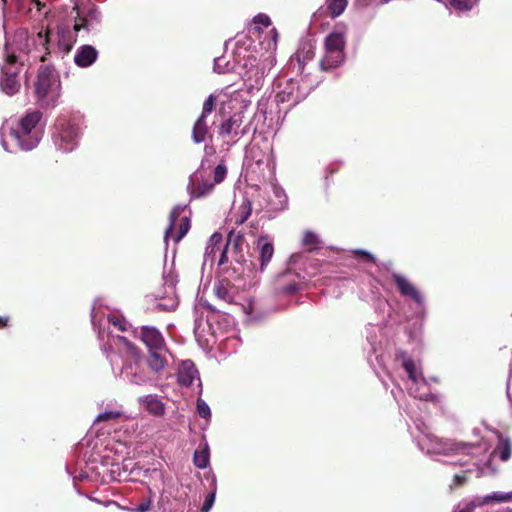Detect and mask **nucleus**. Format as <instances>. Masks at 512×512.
Masks as SVG:
<instances>
[{
    "instance_id": "obj_19",
    "label": "nucleus",
    "mask_w": 512,
    "mask_h": 512,
    "mask_svg": "<svg viewBox=\"0 0 512 512\" xmlns=\"http://www.w3.org/2000/svg\"><path fill=\"white\" fill-rule=\"evenodd\" d=\"M207 134L208 126L206 123V118L199 116L192 129V139L197 144L202 143L205 141Z\"/></svg>"
},
{
    "instance_id": "obj_6",
    "label": "nucleus",
    "mask_w": 512,
    "mask_h": 512,
    "mask_svg": "<svg viewBox=\"0 0 512 512\" xmlns=\"http://www.w3.org/2000/svg\"><path fill=\"white\" fill-rule=\"evenodd\" d=\"M57 133L55 142L65 152L72 151L78 144L80 136L79 126L70 120H58L56 124Z\"/></svg>"
},
{
    "instance_id": "obj_46",
    "label": "nucleus",
    "mask_w": 512,
    "mask_h": 512,
    "mask_svg": "<svg viewBox=\"0 0 512 512\" xmlns=\"http://www.w3.org/2000/svg\"><path fill=\"white\" fill-rule=\"evenodd\" d=\"M10 318L8 316H0V328H5L9 324Z\"/></svg>"
},
{
    "instance_id": "obj_4",
    "label": "nucleus",
    "mask_w": 512,
    "mask_h": 512,
    "mask_svg": "<svg viewBox=\"0 0 512 512\" xmlns=\"http://www.w3.org/2000/svg\"><path fill=\"white\" fill-rule=\"evenodd\" d=\"M249 132V125L245 124L244 110L234 112L228 119L224 120L218 128V135L227 144H236L239 139Z\"/></svg>"
},
{
    "instance_id": "obj_40",
    "label": "nucleus",
    "mask_w": 512,
    "mask_h": 512,
    "mask_svg": "<svg viewBox=\"0 0 512 512\" xmlns=\"http://www.w3.org/2000/svg\"><path fill=\"white\" fill-rule=\"evenodd\" d=\"M214 500H215V493L214 492L209 493L206 496L204 504L202 506V509H201L202 512H207L212 507Z\"/></svg>"
},
{
    "instance_id": "obj_13",
    "label": "nucleus",
    "mask_w": 512,
    "mask_h": 512,
    "mask_svg": "<svg viewBox=\"0 0 512 512\" xmlns=\"http://www.w3.org/2000/svg\"><path fill=\"white\" fill-rule=\"evenodd\" d=\"M197 374L196 366L191 360L183 361L178 368L177 381L179 385L189 387L192 385Z\"/></svg>"
},
{
    "instance_id": "obj_25",
    "label": "nucleus",
    "mask_w": 512,
    "mask_h": 512,
    "mask_svg": "<svg viewBox=\"0 0 512 512\" xmlns=\"http://www.w3.org/2000/svg\"><path fill=\"white\" fill-rule=\"evenodd\" d=\"M512 501V492L508 493H500L495 492L490 495H486L482 498V500L478 503V505H487L493 502L501 503V502H509Z\"/></svg>"
},
{
    "instance_id": "obj_50",
    "label": "nucleus",
    "mask_w": 512,
    "mask_h": 512,
    "mask_svg": "<svg viewBox=\"0 0 512 512\" xmlns=\"http://www.w3.org/2000/svg\"><path fill=\"white\" fill-rule=\"evenodd\" d=\"M40 60L44 62L46 60V55H43Z\"/></svg>"
},
{
    "instance_id": "obj_2",
    "label": "nucleus",
    "mask_w": 512,
    "mask_h": 512,
    "mask_svg": "<svg viewBox=\"0 0 512 512\" xmlns=\"http://www.w3.org/2000/svg\"><path fill=\"white\" fill-rule=\"evenodd\" d=\"M59 84L54 70L49 66H41L35 84V93L40 102L46 106H54L58 97Z\"/></svg>"
},
{
    "instance_id": "obj_44",
    "label": "nucleus",
    "mask_w": 512,
    "mask_h": 512,
    "mask_svg": "<svg viewBox=\"0 0 512 512\" xmlns=\"http://www.w3.org/2000/svg\"><path fill=\"white\" fill-rule=\"evenodd\" d=\"M222 241V235L219 234V233H214L211 238H210V242L213 244V245H216V244H219L221 243Z\"/></svg>"
},
{
    "instance_id": "obj_55",
    "label": "nucleus",
    "mask_w": 512,
    "mask_h": 512,
    "mask_svg": "<svg viewBox=\"0 0 512 512\" xmlns=\"http://www.w3.org/2000/svg\"><path fill=\"white\" fill-rule=\"evenodd\" d=\"M437 2H443V0H436Z\"/></svg>"
},
{
    "instance_id": "obj_48",
    "label": "nucleus",
    "mask_w": 512,
    "mask_h": 512,
    "mask_svg": "<svg viewBox=\"0 0 512 512\" xmlns=\"http://www.w3.org/2000/svg\"><path fill=\"white\" fill-rule=\"evenodd\" d=\"M47 34H48V32L45 33L44 40H43V45H45V46L48 45V43H49V39H48V35ZM38 36L40 38H43L42 32H39Z\"/></svg>"
},
{
    "instance_id": "obj_18",
    "label": "nucleus",
    "mask_w": 512,
    "mask_h": 512,
    "mask_svg": "<svg viewBox=\"0 0 512 512\" xmlns=\"http://www.w3.org/2000/svg\"><path fill=\"white\" fill-rule=\"evenodd\" d=\"M167 350H154V351H148V359L147 364L148 367L154 372V373H160L166 366L167 360L165 356L163 355V352H166Z\"/></svg>"
},
{
    "instance_id": "obj_53",
    "label": "nucleus",
    "mask_w": 512,
    "mask_h": 512,
    "mask_svg": "<svg viewBox=\"0 0 512 512\" xmlns=\"http://www.w3.org/2000/svg\"><path fill=\"white\" fill-rule=\"evenodd\" d=\"M382 3H387L389 2L390 0H380Z\"/></svg>"
},
{
    "instance_id": "obj_12",
    "label": "nucleus",
    "mask_w": 512,
    "mask_h": 512,
    "mask_svg": "<svg viewBox=\"0 0 512 512\" xmlns=\"http://www.w3.org/2000/svg\"><path fill=\"white\" fill-rule=\"evenodd\" d=\"M98 58V51L91 45H82L78 48L74 62L78 67L86 68L91 66Z\"/></svg>"
},
{
    "instance_id": "obj_28",
    "label": "nucleus",
    "mask_w": 512,
    "mask_h": 512,
    "mask_svg": "<svg viewBox=\"0 0 512 512\" xmlns=\"http://www.w3.org/2000/svg\"><path fill=\"white\" fill-rule=\"evenodd\" d=\"M216 105V97L211 94L209 97L204 101L203 108L200 116H203V118H207L209 114L212 113Z\"/></svg>"
},
{
    "instance_id": "obj_49",
    "label": "nucleus",
    "mask_w": 512,
    "mask_h": 512,
    "mask_svg": "<svg viewBox=\"0 0 512 512\" xmlns=\"http://www.w3.org/2000/svg\"><path fill=\"white\" fill-rule=\"evenodd\" d=\"M254 30H256L258 33L262 32L261 28H259V27H254Z\"/></svg>"
},
{
    "instance_id": "obj_47",
    "label": "nucleus",
    "mask_w": 512,
    "mask_h": 512,
    "mask_svg": "<svg viewBox=\"0 0 512 512\" xmlns=\"http://www.w3.org/2000/svg\"><path fill=\"white\" fill-rule=\"evenodd\" d=\"M314 56V51L312 49H309L308 51L305 52V55L303 56V59L304 60H310L312 59Z\"/></svg>"
},
{
    "instance_id": "obj_34",
    "label": "nucleus",
    "mask_w": 512,
    "mask_h": 512,
    "mask_svg": "<svg viewBox=\"0 0 512 512\" xmlns=\"http://www.w3.org/2000/svg\"><path fill=\"white\" fill-rule=\"evenodd\" d=\"M356 257L361 258L365 262H375V257L366 250L356 249L352 252Z\"/></svg>"
},
{
    "instance_id": "obj_3",
    "label": "nucleus",
    "mask_w": 512,
    "mask_h": 512,
    "mask_svg": "<svg viewBox=\"0 0 512 512\" xmlns=\"http://www.w3.org/2000/svg\"><path fill=\"white\" fill-rule=\"evenodd\" d=\"M345 37L343 33L332 32L325 38V56L320 61L322 70L338 67L344 60Z\"/></svg>"
},
{
    "instance_id": "obj_20",
    "label": "nucleus",
    "mask_w": 512,
    "mask_h": 512,
    "mask_svg": "<svg viewBox=\"0 0 512 512\" xmlns=\"http://www.w3.org/2000/svg\"><path fill=\"white\" fill-rule=\"evenodd\" d=\"M302 246L305 247L308 252H313L320 249L321 240L315 232L306 230L303 233Z\"/></svg>"
},
{
    "instance_id": "obj_54",
    "label": "nucleus",
    "mask_w": 512,
    "mask_h": 512,
    "mask_svg": "<svg viewBox=\"0 0 512 512\" xmlns=\"http://www.w3.org/2000/svg\"><path fill=\"white\" fill-rule=\"evenodd\" d=\"M37 5H39L40 3L38 2V0H33Z\"/></svg>"
},
{
    "instance_id": "obj_17",
    "label": "nucleus",
    "mask_w": 512,
    "mask_h": 512,
    "mask_svg": "<svg viewBox=\"0 0 512 512\" xmlns=\"http://www.w3.org/2000/svg\"><path fill=\"white\" fill-rule=\"evenodd\" d=\"M76 42V38L68 27H59L58 29V49L61 50L64 54H68L74 43Z\"/></svg>"
},
{
    "instance_id": "obj_37",
    "label": "nucleus",
    "mask_w": 512,
    "mask_h": 512,
    "mask_svg": "<svg viewBox=\"0 0 512 512\" xmlns=\"http://www.w3.org/2000/svg\"><path fill=\"white\" fill-rule=\"evenodd\" d=\"M116 339L118 342L122 343L130 353H132V354L137 353L138 348L136 347V345L134 343H132L131 341H129L126 337L118 335L116 337Z\"/></svg>"
},
{
    "instance_id": "obj_11",
    "label": "nucleus",
    "mask_w": 512,
    "mask_h": 512,
    "mask_svg": "<svg viewBox=\"0 0 512 512\" xmlns=\"http://www.w3.org/2000/svg\"><path fill=\"white\" fill-rule=\"evenodd\" d=\"M392 279L403 296L410 297L416 303H421L422 298L420 293L408 279L397 273L392 275Z\"/></svg>"
},
{
    "instance_id": "obj_52",
    "label": "nucleus",
    "mask_w": 512,
    "mask_h": 512,
    "mask_svg": "<svg viewBox=\"0 0 512 512\" xmlns=\"http://www.w3.org/2000/svg\"><path fill=\"white\" fill-rule=\"evenodd\" d=\"M300 57H301V52H298V53H297V58H298V60H300Z\"/></svg>"
},
{
    "instance_id": "obj_16",
    "label": "nucleus",
    "mask_w": 512,
    "mask_h": 512,
    "mask_svg": "<svg viewBox=\"0 0 512 512\" xmlns=\"http://www.w3.org/2000/svg\"><path fill=\"white\" fill-rule=\"evenodd\" d=\"M257 247L259 249V260L261 263V270H264L274 254V246L267 241V237L261 236L258 239Z\"/></svg>"
},
{
    "instance_id": "obj_10",
    "label": "nucleus",
    "mask_w": 512,
    "mask_h": 512,
    "mask_svg": "<svg viewBox=\"0 0 512 512\" xmlns=\"http://www.w3.org/2000/svg\"><path fill=\"white\" fill-rule=\"evenodd\" d=\"M215 187V183L209 179H205L201 173H196L191 183L188 185V190L193 198H202L209 195Z\"/></svg>"
},
{
    "instance_id": "obj_39",
    "label": "nucleus",
    "mask_w": 512,
    "mask_h": 512,
    "mask_svg": "<svg viewBox=\"0 0 512 512\" xmlns=\"http://www.w3.org/2000/svg\"><path fill=\"white\" fill-rule=\"evenodd\" d=\"M147 381V377L142 373H133L130 377V382L136 385H142Z\"/></svg>"
},
{
    "instance_id": "obj_22",
    "label": "nucleus",
    "mask_w": 512,
    "mask_h": 512,
    "mask_svg": "<svg viewBox=\"0 0 512 512\" xmlns=\"http://www.w3.org/2000/svg\"><path fill=\"white\" fill-rule=\"evenodd\" d=\"M193 463L199 469H204L209 465V447L207 443H205L203 449L194 452Z\"/></svg>"
},
{
    "instance_id": "obj_24",
    "label": "nucleus",
    "mask_w": 512,
    "mask_h": 512,
    "mask_svg": "<svg viewBox=\"0 0 512 512\" xmlns=\"http://www.w3.org/2000/svg\"><path fill=\"white\" fill-rule=\"evenodd\" d=\"M327 10L332 18L340 16L348 5V0H326Z\"/></svg>"
},
{
    "instance_id": "obj_15",
    "label": "nucleus",
    "mask_w": 512,
    "mask_h": 512,
    "mask_svg": "<svg viewBox=\"0 0 512 512\" xmlns=\"http://www.w3.org/2000/svg\"><path fill=\"white\" fill-rule=\"evenodd\" d=\"M498 442L492 452L493 456H497L502 462H506L512 455V440L501 433L497 435Z\"/></svg>"
},
{
    "instance_id": "obj_42",
    "label": "nucleus",
    "mask_w": 512,
    "mask_h": 512,
    "mask_svg": "<svg viewBox=\"0 0 512 512\" xmlns=\"http://www.w3.org/2000/svg\"><path fill=\"white\" fill-rule=\"evenodd\" d=\"M466 482H467V477L464 474L463 475L456 474L453 478V483L456 487L463 486Z\"/></svg>"
},
{
    "instance_id": "obj_41",
    "label": "nucleus",
    "mask_w": 512,
    "mask_h": 512,
    "mask_svg": "<svg viewBox=\"0 0 512 512\" xmlns=\"http://www.w3.org/2000/svg\"><path fill=\"white\" fill-rule=\"evenodd\" d=\"M151 506V500L150 499H143L140 504L137 505V507L134 509L136 512H146L150 510Z\"/></svg>"
},
{
    "instance_id": "obj_7",
    "label": "nucleus",
    "mask_w": 512,
    "mask_h": 512,
    "mask_svg": "<svg viewBox=\"0 0 512 512\" xmlns=\"http://www.w3.org/2000/svg\"><path fill=\"white\" fill-rule=\"evenodd\" d=\"M76 10L77 16L74 24V31L79 32L81 29H89V26L94 22L99 21V12L95 4L87 1L86 3L81 1L80 4H76L73 7Z\"/></svg>"
},
{
    "instance_id": "obj_27",
    "label": "nucleus",
    "mask_w": 512,
    "mask_h": 512,
    "mask_svg": "<svg viewBox=\"0 0 512 512\" xmlns=\"http://www.w3.org/2000/svg\"><path fill=\"white\" fill-rule=\"evenodd\" d=\"M479 0H456L450 1V6L459 11H470Z\"/></svg>"
},
{
    "instance_id": "obj_35",
    "label": "nucleus",
    "mask_w": 512,
    "mask_h": 512,
    "mask_svg": "<svg viewBox=\"0 0 512 512\" xmlns=\"http://www.w3.org/2000/svg\"><path fill=\"white\" fill-rule=\"evenodd\" d=\"M298 289H299V283L296 281H291L288 284L280 287L281 293L287 294V295L294 294L295 292L298 291Z\"/></svg>"
},
{
    "instance_id": "obj_5",
    "label": "nucleus",
    "mask_w": 512,
    "mask_h": 512,
    "mask_svg": "<svg viewBox=\"0 0 512 512\" xmlns=\"http://www.w3.org/2000/svg\"><path fill=\"white\" fill-rule=\"evenodd\" d=\"M18 56L15 53H7L5 63L2 67L1 89L7 95H14L20 89L19 73L22 67Z\"/></svg>"
},
{
    "instance_id": "obj_45",
    "label": "nucleus",
    "mask_w": 512,
    "mask_h": 512,
    "mask_svg": "<svg viewBox=\"0 0 512 512\" xmlns=\"http://www.w3.org/2000/svg\"><path fill=\"white\" fill-rule=\"evenodd\" d=\"M475 507H476L475 502H470L465 507L460 509L458 512H474Z\"/></svg>"
},
{
    "instance_id": "obj_23",
    "label": "nucleus",
    "mask_w": 512,
    "mask_h": 512,
    "mask_svg": "<svg viewBox=\"0 0 512 512\" xmlns=\"http://www.w3.org/2000/svg\"><path fill=\"white\" fill-rule=\"evenodd\" d=\"M252 213V203L249 199H244L238 208L237 215L235 217V224H243Z\"/></svg>"
},
{
    "instance_id": "obj_38",
    "label": "nucleus",
    "mask_w": 512,
    "mask_h": 512,
    "mask_svg": "<svg viewBox=\"0 0 512 512\" xmlns=\"http://www.w3.org/2000/svg\"><path fill=\"white\" fill-rule=\"evenodd\" d=\"M253 22L255 24H260L264 27H268L271 25V20L269 18V16H267L266 14H263V13H259L257 14L254 18H253Z\"/></svg>"
},
{
    "instance_id": "obj_32",
    "label": "nucleus",
    "mask_w": 512,
    "mask_h": 512,
    "mask_svg": "<svg viewBox=\"0 0 512 512\" xmlns=\"http://www.w3.org/2000/svg\"><path fill=\"white\" fill-rule=\"evenodd\" d=\"M197 413L201 418L208 419L211 416L210 408L205 401L197 400Z\"/></svg>"
},
{
    "instance_id": "obj_14",
    "label": "nucleus",
    "mask_w": 512,
    "mask_h": 512,
    "mask_svg": "<svg viewBox=\"0 0 512 512\" xmlns=\"http://www.w3.org/2000/svg\"><path fill=\"white\" fill-rule=\"evenodd\" d=\"M140 404L147 410L148 413L161 417L165 413V404L158 398L157 395H145L139 398Z\"/></svg>"
},
{
    "instance_id": "obj_31",
    "label": "nucleus",
    "mask_w": 512,
    "mask_h": 512,
    "mask_svg": "<svg viewBox=\"0 0 512 512\" xmlns=\"http://www.w3.org/2000/svg\"><path fill=\"white\" fill-rule=\"evenodd\" d=\"M120 416H121V413L118 411H106V412L100 413L96 417L95 423L115 420V419L119 418Z\"/></svg>"
},
{
    "instance_id": "obj_29",
    "label": "nucleus",
    "mask_w": 512,
    "mask_h": 512,
    "mask_svg": "<svg viewBox=\"0 0 512 512\" xmlns=\"http://www.w3.org/2000/svg\"><path fill=\"white\" fill-rule=\"evenodd\" d=\"M402 366L407 372L409 379H411L413 382H416V365L414 361L411 358H407L403 361Z\"/></svg>"
},
{
    "instance_id": "obj_51",
    "label": "nucleus",
    "mask_w": 512,
    "mask_h": 512,
    "mask_svg": "<svg viewBox=\"0 0 512 512\" xmlns=\"http://www.w3.org/2000/svg\"><path fill=\"white\" fill-rule=\"evenodd\" d=\"M272 32H273V35L277 36V31H276V29H275V28H274V29H272Z\"/></svg>"
},
{
    "instance_id": "obj_1",
    "label": "nucleus",
    "mask_w": 512,
    "mask_h": 512,
    "mask_svg": "<svg viewBox=\"0 0 512 512\" xmlns=\"http://www.w3.org/2000/svg\"><path fill=\"white\" fill-rule=\"evenodd\" d=\"M43 113L40 110H29L11 127L9 137L20 150L30 151L39 143L43 128L41 120Z\"/></svg>"
},
{
    "instance_id": "obj_36",
    "label": "nucleus",
    "mask_w": 512,
    "mask_h": 512,
    "mask_svg": "<svg viewBox=\"0 0 512 512\" xmlns=\"http://www.w3.org/2000/svg\"><path fill=\"white\" fill-rule=\"evenodd\" d=\"M467 447H470V445L467 443H451V444H449V447H447L443 450V452L445 454L457 453L461 450H464Z\"/></svg>"
},
{
    "instance_id": "obj_8",
    "label": "nucleus",
    "mask_w": 512,
    "mask_h": 512,
    "mask_svg": "<svg viewBox=\"0 0 512 512\" xmlns=\"http://www.w3.org/2000/svg\"><path fill=\"white\" fill-rule=\"evenodd\" d=\"M139 338L145 344L148 351L167 350V345L162 333L155 327L142 326L140 328Z\"/></svg>"
},
{
    "instance_id": "obj_21",
    "label": "nucleus",
    "mask_w": 512,
    "mask_h": 512,
    "mask_svg": "<svg viewBox=\"0 0 512 512\" xmlns=\"http://www.w3.org/2000/svg\"><path fill=\"white\" fill-rule=\"evenodd\" d=\"M215 295L227 303H232L234 299L233 287L228 281L220 282L214 289Z\"/></svg>"
},
{
    "instance_id": "obj_30",
    "label": "nucleus",
    "mask_w": 512,
    "mask_h": 512,
    "mask_svg": "<svg viewBox=\"0 0 512 512\" xmlns=\"http://www.w3.org/2000/svg\"><path fill=\"white\" fill-rule=\"evenodd\" d=\"M227 175V168L224 164H219L215 167L213 171V183L219 184L221 183Z\"/></svg>"
},
{
    "instance_id": "obj_33",
    "label": "nucleus",
    "mask_w": 512,
    "mask_h": 512,
    "mask_svg": "<svg viewBox=\"0 0 512 512\" xmlns=\"http://www.w3.org/2000/svg\"><path fill=\"white\" fill-rule=\"evenodd\" d=\"M108 322L122 332L127 330L128 323L124 319H120L117 316L110 315L108 317Z\"/></svg>"
},
{
    "instance_id": "obj_9",
    "label": "nucleus",
    "mask_w": 512,
    "mask_h": 512,
    "mask_svg": "<svg viewBox=\"0 0 512 512\" xmlns=\"http://www.w3.org/2000/svg\"><path fill=\"white\" fill-rule=\"evenodd\" d=\"M179 216V211L177 208H174L169 215L170 224L165 231V240L168 238H172L176 243L179 242L189 231L190 229V221L187 217H182L179 224V229L177 233H174V226L176 220Z\"/></svg>"
},
{
    "instance_id": "obj_26",
    "label": "nucleus",
    "mask_w": 512,
    "mask_h": 512,
    "mask_svg": "<svg viewBox=\"0 0 512 512\" xmlns=\"http://www.w3.org/2000/svg\"><path fill=\"white\" fill-rule=\"evenodd\" d=\"M244 242L243 235L237 234L234 235L233 232H230L227 238L226 247L231 249L234 253H238L241 251L242 244Z\"/></svg>"
},
{
    "instance_id": "obj_43",
    "label": "nucleus",
    "mask_w": 512,
    "mask_h": 512,
    "mask_svg": "<svg viewBox=\"0 0 512 512\" xmlns=\"http://www.w3.org/2000/svg\"><path fill=\"white\" fill-rule=\"evenodd\" d=\"M228 250L229 249L225 246V248L223 249V251L221 253L219 262H218L219 265H224L225 263L228 262V257H227Z\"/></svg>"
}]
</instances>
